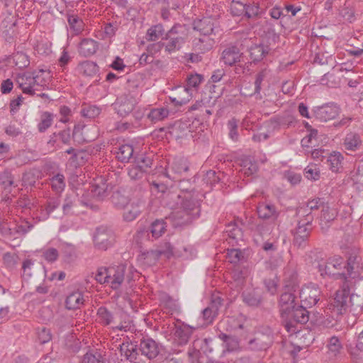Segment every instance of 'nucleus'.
Segmentation results:
<instances>
[{"label": "nucleus", "mask_w": 363, "mask_h": 363, "mask_svg": "<svg viewBox=\"0 0 363 363\" xmlns=\"http://www.w3.org/2000/svg\"><path fill=\"white\" fill-rule=\"evenodd\" d=\"M179 188L182 194L176 196L177 206L170 216L176 226L191 223L200 216L201 213L200 202L191 193L193 187L189 180H179Z\"/></svg>", "instance_id": "obj_1"}, {"label": "nucleus", "mask_w": 363, "mask_h": 363, "mask_svg": "<svg viewBox=\"0 0 363 363\" xmlns=\"http://www.w3.org/2000/svg\"><path fill=\"white\" fill-rule=\"evenodd\" d=\"M120 350L121 354L133 363H150L160 352L158 344L151 338L142 340L139 347L133 342H123Z\"/></svg>", "instance_id": "obj_2"}, {"label": "nucleus", "mask_w": 363, "mask_h": 363, "mask_svg": "<svg viewBox=\"0 0 363 363\" xmlns=\"http://www.w3.org/2000/svg\"><path fill=\"white\" fill-rule=\"evenodd\" d=\"M312 264L318 269L321 276H338L343 278L344 262L342 257H334L325 261L321 253L312 252L311 255Z\"/></svg>", "instance_id": "obj_3"}, {"label": "nucleus", "mask_w": 363, "mask_h": 363, "mask_svg": "<svg viewBox=\"0 0 363 363\" xmlns=\"http://www.w3.org/2000/svg\"><path fill=\"white\" fill-rule=\"evenodd\" d=\"M313 216L308 213L304 218L298 220L296 228L293 231L294 245L298 247H304L311 234Z\"/></svg>", "instance_id": "obj_4"}, {"label": "nucleus", "mask_w": 363, "mask_h": 363, "mask_svg": "<svg viewBox=\"0 0 363 363\" xmlns=\"http://www.w3.org/2000/svg\"><path fill=\"white\" fill-rule=\"evenodd\" d=\"M353 281L345 280L341 288L335 293L332 303L334 309L339 314H344L350 311L351 287Z\"/></svg>", "instance_id": "obj_5"}, {"label": "nucleus", "mask_w": 363, "mask_h": 363, "mask_svg": "<svg viewBox=\"0 0 363 363\" xmlns=\"http://www.w3.org/2000/svg\"><path fill=\"white\" fill-rule=\"evenodd\" d=\"M182 29L183 27L181 25L176 24L162 37V40H167V43H164V49L167 52L170 54L179 50L185 43V38L182 34Z\"/></svg>", "instance_id": "obj_6"}, {"label": "nucleus", "mask_w": 363, "mask_h": 363, "mask_svg": "<svg viewBox=\"0 0 363 363\" xmlns=\"http://www.w3.org/2000/svg\"><path fill=\"white\" fill-rule=\"evenodd\" d=\"M166 223L163 220H156L147 228H140L136 233L135 239L138 242H142L143 239L150 240V234L154 239H157L166 231Z\"/></svg>", "instance_id": "obj_7"}, {"label": "nucleus", "mask_w": 363, "mask_h": 363, "mask_svg": "<svg viewBox=\"0 0 363 363\" xmlns=\"http://www.w3.org/2000/svg\"><path fill=\"white\" fill-rule=\"evenodd\" d=\"M296 284L286 285V291L281 294L280 296L279 306L280 308V313L282 317L284 315L288 316L291 311L297 305L296 303V296L294 291H296Z\"/></svg>", "instance_id": "obj_8"}, {"label": "nucleus", "mask_w": 363, "mask_h": 363, "mask_svg": "<svg viewBox=\"0 0 363 363\" xmlns=\"http://www.w3.org/2000/svg\"><path fill=\"white\" fill-rule=\"evenodd\" d=\"M108 268V284L112 289H118L125 278H128L126 275V265L123 264L118 265H111Z\"/></svg>", "instance_id": "obj_9"}, {"label": "nucleus", "mask_w": 363, "mask_h": 363, "mask_svg": "<svg viewBox=\"0 0 363 363\" xmlns=\"http://www.w3.org/2000/svg\"><path fill=\"white\" fill-rule=\"evenodd\" d=\"M94 241L95 247L99 250H106L115 242L114 234L111 230L107 228H98L94 237Z\"/></svg>", "instance_id": "obj_10"}, {"label": "nucleus", "mask_w": 363, "mask_h": 363, "mask_svg": "<svg viewBox=\"0 0 363 363\" xmlns=\"http://www.w3.org/2000/svg\"><path fill=\"white\" fill-rule=\"evenodd\" d=\"M359 261L360 257L358 256V251L357 249L352 250V252L347 258V264L344 263V270L345 273H343L344 280H351L357 278L359 274Z\"/></svg>", "instance_id": "obj_11"}, {"label": "nucleus", "mask_w": 363, "mask_h": 363, "mask_svg": "<svg viewBox=\"0 0 363 363\" xmlns=\"http://www.w3.org/2000/svg\"><path fill=\"white\" fill-rule=\"evenodd\" d=\"M320 295V291L318 286L314 284L304 286L299 293L302 304L308 308L315 306L318 303Z\"/></svg>", "instance_id": "obj_12"}, {"label": "nucleus", "mask_w": 363, "mask_h": 363, "mask_svg": "<svg viewBox=\"0 0 363 363\" xmlns=\"http://www.w3.org/2000/svg\"><path fill=\"white\" fill-rule=\"evenodd\" d=\"M340 113V108L334 104H325L315 107L313 109V116L319 122H327L334 119Z\"/></svg>", "instance_id": "obj_13"}, {"label": "nucleus", "mask_w": 363, "mask_h": 363, "mask_svg": "<svg viewBox=\"0 0 363 363\" xmlns=\"http://www.w3.org/2000/svg\"><path fill=\"white\" fill-rule=\"evenodd\" d=\"M136 104L135 99L130 95H122L118 97L115 103V108L121 116H125L131 113Z\"/></svg>", "instance_id": "obj_14"}, {"label": "nucleus", "mask_w": 363, "mask_h": 363, "mask_svg": "<svg viewBox=\"0 0 363 363\" xmlns=\"http://www.w3.org/2000/svg\"><path fill=\"white\" fill-rule=\"evenodd\" d=\"M272 343V337L264 333H258L250 340L247 344L248 348L252 351L266 350Z\"/></svg>", "instance_id": "obj_15"}, {"label": "nucleus", "mask_w": 363, "mask_h": 363, "mask_svg": "<svg viewBox=\"0 0 363 363\" xmlns=\"http://www.w3.org/2000/svg\"><path fill=\"white\" fill-rule=\"evenodd\" d=\"M242 53L235 45H229L225 48L221 55V60L225 65L233 66L240 61Z\"/></svg>", "instance_id": "obj_16"}, {"label": "nucleus", "mask_w": 363, "mask_h": 363, "mask_svg": "<svg viewBox=\"0 0 363 363\" xmlns=\"http://www.w3.org/2000/svg\"><path fill=\"white\" fill-rule=\"evenodd\" d=\"M194 329L195 328L186 324L176 325L173 329V334L178 345H186Z\"/></svg>", "instance_id": "obj_17"}, {"label": "nucleus", "mask_w": 363, "mask_h": 363, "mask_svg": "<svg viewBox=\"0 0 363 363\" xmlns=\"http://www.w3.org/2000/svg\"><path fill=\"white\" fill-rule=\"evenodd\" d=\"M144 203L141 200L133 201L128 203L124 209L123 219L127 222L134 220L141 213Z\"/></svg>", "instance_id": "obj_18"}, {"label": "nucleus", "mask_w": 363, "mask_h": 363, "mask_svg": "<svg viewBox=\"0 0 363 363\" xmlns=\"http://www.w3.org/2000/svg\"><path fill=\"white\" fill-rule=\"evenodd\" d=\"M337 215L336 209L330 208L328 205L323 206L320 218V225L322 232L326 233L330 228V223L333 221Z\"/></svg>", "instance_id": "obj_19"}, {"label": "nucleus", "mask_w": 363, "mask_h": 363, "mask_svg": "<svg viewBox=\"0 0 363 363\" xmlns=\"http://www.w3.org/2000/svg\"><path fill=\"white\" fill-rule=\"evenodd\" d=\"M91 193L96 199L103 200L109 194L108 184L104 179H99L92 184Z\"/></svg>", "instance_id": "obj_20"}, {"label": "nucleus", "mask_w": 363, "mask_h": 363, "mask_svg": "<svg viewBox=\"0 0 363 363\" xmlns=\"http://www.w3.org/2000/svg\"><path fill=\"white\" fill-rule=\"evenodd\" d=\"M257 209L258 216L262 219H276L279 216L275 206L269 203H259Z\"/></svg>", "instance_id": "obj_21"}, {"label": "nucleus", "mask_w": 363, "mask_h": 363, "mask_svg": "<svg viewBox=\"0 0 363 363\" xmlns=\"http://www.w3.org/2000/svg\"><path fill=\"white\" fill-rule=\"evenodd\" d=\"M189 164L186 159L184 157L175 158L169 167V169L174 175L167 176L172 179H177V175L180 176L189 170Z\"/></svg>", "instance_id": "obj_22"}, {"label": "nucleus", "mask_w": 363, "mask_h": 363, "mask_svg": "<svg viewBox=\"0 0 363 363\" xmlns=\"http://www.w3.org/2000/svg\"><path fill=\"white\" fill-rule=\"evenodd\" d=\"M243 301L252 307H258L262 301V293L258 289L246 290L242 294Z\"/></svg>", "instance_id": "obj_23"}, {"label": "nucleus", "mask_w": 363, "mask_h": 363, "mask_svg": "<svg viewBox=\"0 0 363 363\" xmlns=\"http://www.w3.org/2000/svg\"><path fill=\"white\" fill-rule=\"evenodd\" d=\"M271 50L272 48L264 43L252 45L250 49V57L254 62H260Z\"/></svg>", "instance_id": "obj_24"}, {"label": "nucleus", "mask_w": 363, "mask_h": 363, "mask_svg": "<svg viewBox=\"0 0 363 363\" xmlns=\"http://www.w3.org/2000/svg\"><path fill=\"white\" fill-rule=\"evenodd\" d=\"M308 306L302 304L301 306L296 305L294 308L291 311L288 315L296 323L304 324L309 320V312L306 310Z\"/></svg>", "instance_id": "obj_25"}, {"label": "nucleus", "mask_w": 363, "mask_h": 363, "mask_svg": "<svg viewBox=\"0 0 363 363\" xmlns=\"http://www.w3.org/2000/svg\"><path fill=\"white\" fill-rule=\"evenodd\" d=\"M60 203V199L58 197H52L48 199L44 208L41 210L40 219L43 220L48 219L59 208Z\"/></svg>", "instance_id": "obj_26"}, {"label": "nucleus", "mask_w": 363, "mask_h": 363, "mask_svg": "<svg viewBox=\"0 0 363 363\" xmlns=\"http://www.w3.org/2000/svg\"><path fill=\"white\" fill-rule=\"evenodd\" d=\"M84 302L83 294L77 291L70 294L66 298V308L69 310H76L79 308Z\"/></svg>", "instance_id": "obj_27"}, {"label": "nucleus", "mask_w": 363, "mask_h": 363, "mask_svg": "<svg viewBox=\"0 0 363 363\" xmlns=\"http://www.w3.org/2000/svg\"><path fill=\"white\" fill-rule=\"evenodd\" d=\"M343 145L347 150L356 151L362 145V140L359 134L350 133L345 136Z\"/></svg>", "instance_id": "obj_28"}, {"label": "nucleus", "mask_w": 363, "mask_h": 363, "mask_svg": "<svg viewBox=\"0 0 363 363\" xmlns=\"http://www.w3.org/2000/svg\"><path fill=\"white\" fill-rule=\"evenodd\" d=\"M97 49L98 43L92 39H84L79 45L80 53L85 57L94 55Z\"/></svg>", "instance_id": "obj_29"}, {"label": "nucleus", "mask_w": 363, "mask_h": 363, "mask_svg": "<svg viewBox=\"0 0 363 363\" xmlns=\"http://www.w3.org/2000/svg\"><path fill=\"white\" fill-rule=\"evenodd\" d=\"M240 166L241 171L247 176L255 174L258 169L257 162L250 157H243L241 159Z\"/></svg>", "instance_id": "obj_30"}, {"label": "nucleus", "mask_w": 363, "mask_h": 363, "mask_svg": "<svg viewBox=\"0 0 363 363\" xmlns=\"http://www.w3.org/2000/svg\"><path fill=\"white\" fill-rule=\"evenodd\" d=\"M363 311V291L358 293H351L350 312L359 313Z\"/></svg>", "instance_id": "obj_31"}, {"label": "nucleus", "mask_w": 363, "mask_h": 363, "mask_svg": "<svg viewBox=\"0 0 363 363\" xmlns=\"http://www.w3.org/2000/svg\"><path fill=\"white\" fill-rule=\"evenodd\" d=\"M323 206L325 205L320 199L318 198L313 199L309 201L305 207H301L298 208L296 211V215L298 216H301L304 218V216L308 213H311L312 214V211L317 210L320 207L323 208Z\"/></svg>", "instance_id": "obj_32"}, {"label": "nucleus", "mask_w": 363, "mask_h": 363, "mask_svg": "<svg viewBox=\"0 0 363 363\" xmlns=\"http://www.w3.org/2000/svg\"><path fill=\"white\" fill-rule=\"evenodd\" d=\"M133 147L128 144L121 145L116 152V157L121 162H128L133 155Z\"/></svg>", "instance_id": "obj_33"}, {"label": "nucleus", "mask_w": 363, "mask_h": 363, "mask_svg": "<svg viewBox=\"0 0 363 363\" xmlns=\"http://www.w3.org/2000/svg\"><path fill=\"white\" fill-rule=\"evenodd\" d=\"M165 30L163 26L161 23H158L151 26L147 31L146 40L147 41H156L159 38L165 35Z\"/></svg>", "instance_id": "obj_34"}, {"label": "nucleus", "mask_w": 363, "mask_h": 363, "mask_svg": "<svg viewBox=\"0 0 363 363\" xmlns=\"http://www.w3.org/2000/svg\"><path fill=\"white\" fill-rule=\"evenodd\" d=\"M213 40L208 36L196 38L194 41L195 49L202 53L209 50L213 47Z\"/></svg>", "instance_id": "obj_35"}, {"label": "nucleus", "mask_w": 363, "mask_h": 363, "mask_svg": "<svg viewBox=\"0 0 363 363\" xmlns=\"http://www.w3.org/2000/svg\"><path fill=\"white\" fill-rule=\"evenodd\" d=\"M194 347L199 346L201 352L206 357H209L214 351V342L211 338H205L201 340L195 341L194 343Z\"/></svg>", "instance_id": "obj_36"}, {"label": "nucleus", "mask_w": 363, "mask_h": 363, "mask_svg": "<svg viewBox=\"0 0 363 363\" xmlns=\"http://www.w3.org/2000/svg\"><path fill=\"white\" fill-rule=\"evenodd\" d=\"M78 69L80 73L88 77L94 76L99 71L97 65L91 61H84L80 63Z\"/></svg>", "instance_id": "obj_37"}, {"label": "nucleus", "mask_w": 363, "mask_h": 363, "mask_svg": "<svg viewBox=\"0 0 363 363\" xmlns=\"http://www.w3.org/2000/svg\"><path fill=\"white\" fill-rule=\"evenodd\" d=\"M342 159L343 157L340 152H333L326 158V162L330 170L337 172L341 167Z\"/></svg>", "instance_id": "obj_38"}, {"label": "nucleus", "mask_w": 363, "mask_h": 363, "mask_svg": "<svg viewBox=\"0 0 363 363\" xmlns=\"http://www.w3.org/2000/svg\"><path fill=\"white\" fill-rule=\"evenodd\" d=\"M169 110L164 107H160L152 109L147 115L148 118L154 123L160 121L167 118Z\"/></svg>", "instance_id": "obj_39"}, {"label": "nucleus", "mask_w": 363, "mask_h": 363, "mask_svg": "<svg viewBox=\"0 0 363 363\" xmlns=\"http://www.w3.org/2000/svg\"><path fill=\"white\" fill-rule=\"evenodd\" d=\"M153 253L156 256H164L167 258L175 255L174 247L168 242L161 243L154 251Z\"/></svg>", "instance_id": "obj_40"}, {"label": "nucleus", "mask_w": 363, "mask_h": 363, "mask_svg": "<svg viewBox=\"0 0 363 363\" xmlns=\"http://www.w3.org/2000/svg\"><path fill=\"white\" fill-rule=\"evenodd\" d=\"M195 28L200 32L203 36H208L213 33V26L211 21L208 18L201 20L196 23Z\"/></svg>", "instance_id": "obj_41"}, {"label": "nucleus", "mask_w": 363, "mask_h": 363, "mask_svg": "<svg viewBox=\"0 0 363 363\" xmlns=\"http://www.w3.org/2000/svg\"><path fill=\"white\" fill-rule=\"evenodd\" d=\"M189 360L191 363H208L209 357L205 356L200 350L194 349L188 352Z\"/></svg>", "instance_id": "obj_42"}, {"label": "nucleus", "mask_w": 363, "mask_h": 363, "mask_svg": "<svg viewBox=\"0 0 363 363\" xmlns=\"http://www.w3.org/2000/svg\"><path fill=\"white\" fill-rule=\"evenodd\" d=\"M67 21L70 28L76 33H79L84 28L82 20L77 15L68 14Z\"/></svg>", "instance_id": "obj_43"}, {"label": "nucleus", "mask_w": 363, "mask_h": 363, "mask_svg": "<svg viewBox=\"0 0 363 363\" xmlns=\"http://www.w3.org/2000/svg\"><path fill=\"white\" fill-rule=\"evenodd\" d=\"M53 114L50 112H44L40 116V121L38 125V129L40 133L45 132L52 123Z\"/></svg>", "instance_id": "obj_44"}, {"label": "nucleus", "mask_w": 363, "mask_h": 363, "mask_svg": "<svg viewBox=\"0 0 363 363\" xmlns=\"http://www.w3.org/2000/svg\"><path fill=\"white\" fill-rule=\"evenodd\" d=\"M50 184L56 193H61L65 187V177L61 174H57L50 179Z\"/></svg>", "instance_id": "obj_45"}, {"label": "nucleus", "mask_w": 363, "mask_h": 363, "mask_svg": "<svg viewBox=\"0 0 363 363\" xmlns=\"http://www.w3.org/2000/svg\"><path fill=\"white\" fill-rule=\"evenodd\" d=\"M113 204L118 208L123 209L129 203V199L119 191H116L111 196Z\"/></svg>", "instance_id": "obj_46"}, {"label": "nucleus", "mask_w": 363, "mask_h": 363, "mask_svg": "<svg viewBox=\"0 0 363 363\" xmlns=\"http://www.w3.org/2000/svg\"><path fill=\"white\" fill-rule=\"evenodd\" d=\"M245 3L241 1L240 0H232L230 6L231 14L234 16H243L245 9Z\"/></svg>", "instance_id": "obj_47"}, {"label": "nucleus", "mask_w": 363, "mask_h": 363, "mask_svg": "<svg viewBox=\"0 0 363 363\" xmlns=\"http://www.w3.org/2000/svg\"><path fill=\"white\" fill-rule=\"evenodd\" d=\"M203 80V77L199 74H191L186 78V87L184 91H188L190 88H196Z\"/></svg>", "instance_id": "obj_48"}, {"label": "nucleus", "mask_w": 363, "mask_h": 363, "mask_svg": "<svg viewBox=\"0 0 363 363\" xmlns=\"http://www.w3.org/2000/svg\"><path fill=\"white\" fill-rule=\"evenodd\" d=\"M13 59L15 65L21 69L27 67L30 65L28 55L22 52L15 53Z\"/></svg>", "instance_id": "obj_49"}, {"label": "nucleus", "mask_w": 363, "mask_h": 363, "mask_svg": "<svg viewBox=\"0 0 363 363\" xmlns=\"http://www.w3.org/2000/svg\"><path fill=\"white\" fill-rule=\"evenodd\" d=\"M97 315L100 319V322L104 325H108L113 321V315L106 307H100L97 311Z\"/></svg>", "instance_id": "obj_50"}, {"label": "nucleus", "mask_w": 363, "mask_h": 363, "mask_svg": "<svg viewBox=\"0 0 363 363\" xmlns=\"http://www.w3.org/2000/svg\"><path fill=\"white\" fill-rule=\"evenodd\" d=\"M26 77H28V75L26 74L18 76L17 78V83L24 94L34 95V90H33L30 86L31 84L29 83V81L26 80Z\"/></svg>", "instance_id": "obj_51"}, {"label": "nucleus", "mask_w": 363, "mask_h": 363, "mask_svg": "<svg viewBox=\"0 0 363 363\" xmlns=\"http://www.w3.org/2000/svg\"><path fill=\"white\" fill-rule=\"evenodd\" d=\"M3 262L6 268L13 269L18 264V257L14 253L6 252L3 256Z\"/></svg>", "instance_id": "obj_52"}, {"label": "nucleus", "mask_w": 363, "mask_h": 363, "mask_svg": "<svg viewBox=\"0 0 363 363\" xmlns=\"http://www.w3.org/2000/svg\"><path fill=\"white\" fill-rule=\"evenodd\" d=\"M329 352L333 356H336L340 353L342 347L338 337L333 336L330 338L328 344Z\"/></svg>", "instance_id": "obj_53"}, {"label": "nucleus", "mask_w": 363, "mask_h": 363, "mask_svg": "<svg viewBox=\"0 0 363 363\" xmlns=\"http://www.w3.org/2000/svg\"><path fill=\"white\" fill-rule=\"evenodd\" d=\"M76 201V196L73 194H67L62 204L63 215H68L71 213Z\"/></svg>", "instance_id": "obj_54"}, {"label": "nucleus", "mask_w": 363, "mask_h": 363, "mask_svg": "<svg viewBox=\"0 0 363 363\" xmlns=\"http://www.w3.org/2000/svg\"><path fill=\"white\" fill-rule=\"evenodd\" d=\"M145 172L140 165L134 164L128 169V176L132 180H139L144 177Z\"/></svg>", "instance_id": "obj_55"}, {"label": "nucleus", "mask_w": 363, "mask_h": 363, "mask_svg": "<svg viewBox=\"0 0 363 363\" xmlns=\"http://www.w3.org/2000/svg\"><path fill=\"white\" fill-rule=\"evenodd\" d=\"M228 128L229 129V137L233 141H238L239 135L238 132V121L235 118H232L228 122Z\"/></svg>", "instance_id": "obj_56"}, {"label": "nucleus", "mask_w": 363, "mask_h": 363, "mask_svg": "<svg viewBox=\"0 0 363 363\" xmlns=\"http://www.w3.org/2000/svg\"><path fill=\"white\" fill-rule=\"evenodd\" d=\"M223 304V299L218 294H213L211 297V303L208 306L213 313L218 315V311Z\"/></svg>", "instance_id": "obj_57"}, {"label": "nucleus", "mask_w": 363, "mask_h": 363, "mask_svg": "<svg viewBox=\"0 0 363 363\" xmlns=\"http://www.w3.org/2000/svg\"><path fill=\"white\" fill-rule=\"evenodd\" d=\"M13 184L11 174L9 172H4L0 174V184L4 189H7Z\"/></svg>", "instance_id": "obj_58"}, {"label": "nucleus", "mask_w": 363, "mask_h": 363, "mask_svg": "<svg viewBox=\"0 0 363 363\" xmlns=\"http://www.w3.org/2000/svg\"><path fill=\"white\" fill-rule=\"evenodd\" d=\"M227 254L229 262L233 264L238 263L243 258L242 252L239 249L228 250Z\"/></svg>", "instance_id": "obj_59"}, {"label": "nucleus", "mask_w": 363, "mask_h": 363, "mask_svg": "<svg viewBox=\"0 0 363 363\" xmlns=\"http://www.w3.org/2000/svg\"><path fill=\"white\" fill-rule=\"evenodd\" d=\"M163 48H164V43L161 40L148 45L146 48V52L154 57L155 55L160 53Z\"/></svg>", "instance_id": "obj_60"}, {"label": "nucleus", "mask_w": 363, "mask_h": 363, "mask_svg": "<svg viewBox=\"0 0 363 363\" xmlns=\"http://www.w3.org/2000/svg\"><path fill=\"white\" fill-rule=\"evenodd\" d=\"M83 363H104V359L99 353H86L83 358Z\"/></svg>", "instance_id": "obj_61"}, {"label": "nucleus", "mask_w": 363, "mask_h": 363, "mask_svg": "<svg viewBox=\"0 0 363 363\" xmlns=\"http://www.w3.org/2000/svg\"><path fill=\"white\" fill-rule=\"evenodd\" d=\"M134 163L135 164L140 165V167H141V168L145 172H146L147 169L150 167L152 164V160L150 157L140 156L135 158Z\"/></svg>", "instance_id": "obj_62"}, {"label": "nucleus", "mask_w": 363, "mask_h": 363, "mask_svg": "<svg viewBox=\"0 0 363 363\" xmlns=\"http://www.w3.org/2000/svg\"><path fill=\"white\" fill-rule=\"evenodd\" d=\"M108 268L101 267L97 271L95 279L100 284H108Z\"/></svg>", "instance_id": "obj_63"}, {"label": "nucleus", "mask_w": 363, "mask_h": 363, "mask_svg": "<svg viewBox=\"0 0 363 363\" xmlns=\"http://www.w3.org/2000/svg\"><path fill=\"white\" fill-rule=\"evenodd\" d=\"M225 345L228 352L237 351L240 348L239 340L234 336H231Z\"/></svg>", "instance_id": "obj_64"}]
</instances>
